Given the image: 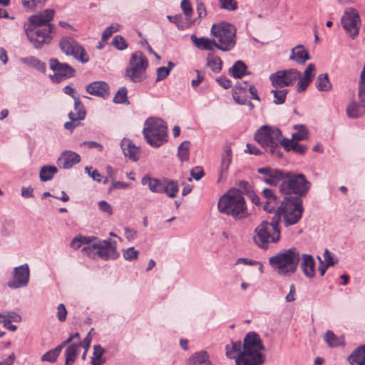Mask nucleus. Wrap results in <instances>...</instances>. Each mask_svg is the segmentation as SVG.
Returning a JSON list of instances; mask_svg holds the SVG:
<instances>
[{
    "mask_svg": "<svg viewBox=\"0 0 365 365\" xmlns=\"http://www.w3.org/2000/svg\"><path fill=\"white\" fill-rule=\"evenodd\" d=\"M225 355L235 359V365H262L266 359L264 346L259 335L254 331L247 333L241 341H232L226 344Z\"/></svg>",
    "mask_w": 365,
    "mask_h": 365,
    "instance_id": "1",
    "label": "nucleus"
},
{
    "mask_svg": "<svg viewBox=\"0 0 365 365\" xmlns=\"http://www.w3.org/2000/svg\"><path fill=\"white\" fill-rule=\"evenodd\" d=\"M54 16L53 9H46L29 18V24L25 29L29 41L36 48H41L52 40L55 26L50 22Z\"/></svg>",
    "mask_w": 365,
    "mask_h": 365,
    "instance_id": "2",
    "label": "nucleus"
},
{
    "mask_svg": "<svg viewBox=\"0 0 365 365\" xmlns=\"http://www.w3.org/2000/svg\"><path fill=\"white\" fill-rule=\"evenodd\" d=\"M284 138L279 128L267 125L261 126L255 134V140L273 158L282 157V141Z\"/></svg>",
    "mask_w": 365,
    "mask_h": 365,
    "instance_id": "3",
    "label": "nucleus"
},
{
    "mask_svg": "<svg viewBox=\"0 0 365 365\" xmlns=\"http://www.w3.org/2000/svg\"><path fill=\"white\" fill-rule=\"evenodd\" d=\"M221 213L232 216L235 220L245 219L248 216L245 200L239 190H232L223 195L217 204Z\"/></svg>",
    "mask_w": 365,
    "mask_h": 365,
    "instance_id": "4",
    "label": "nucleus"
},
{
    "mask_svg": "<svg viewBox=\"0 0 365 365\" xmlns=\"http://www.w3.org/2000/svg\"><path fill=\"white\" fill-rule=\"evenodd\" d=\"M304 208L299 197H285L276 211L274 220H281L285 227L297 224L302 218Z\"/></svg>",
    "mask_w": 365,
    "mask_h": 365,
    "instance_id": "5",
    "label": "nucleus"
},
{
    "mask_svg": "<svg viewBox=\"0 0 365 365\" xmlns=\"http://www.w3.org/2000/svg\"><path fill=\"white\" fill-rule=\"evenodd\" d=\"M168 127L164 120L158 118H149L144 123L143 136L146 142L154 148L167 142Z\"/></svg>",
    "mask_w": 365,
    "mask_h": 365,
    "instance_id": "6",
    "label": "nucleus"
},
{
    "mask_svg": "<svg viewBox=\"0 0 365 365\" xmlns=\"http://www.w3.org/2000/svg\"><path fill=\"white\" fill-rule=\"evenodd\" d=\"M210 31L216 41L217 49L222 51H230L235 46L237 29L234 25L222 21L214 24Z\"/></svg>",
    "mask_w": 365,
    "mask_h": 365,
    "instance_id": "7",
    "label": "nucleus"
},
{
    "mask_svg": "<svg viewBox=\"0 0 365 365\" xmlns=\"http://www.w3.org/2000/svg\"><path fill=\"white\" fill-rule=\"evenodd\" d=\"M299 260L298 252H279L269 259L272 268L282 276L293 274L297 270Z\"/></svg>",
    "mask_w": 365,
    "mask_h": 365,
    "instance_id": "8",
    "label": "nucleus"
},
{
    "mask_svg": "<svg viewBox=\"0 0 365 365\" xmlns=\"http://www.w3.org/2000/svg\"><path fill=\"white\" fill-rule=\"evenodd\" d=\"M311 183L304 175L286 172L284 180L279 185V190L283 194L294 193L301 197L308 192Z\"/></svg>",
    "mask_w": 365,
    "mask_h": 365,
    "instance_id": "9",
    "label": "nucleus"
},
{
    "mask_svg": "<svg viewBox=\"0 0 365 365\" xmlns=\"http://www.w3.org/2000/svg\"><path fill=\"white\" fill-rule=\"evenodd\" d=\"M255 242L259 247L267 249L269 243L276 242L279 240L280 231L278 222L273 219L272 222H262L255 229Z\"/></svg>",
    "mask_w": 365,
    "mask_h": 365,
    "instance_id": "10",
    "label": "nucleus"
},
{
    "mask_svg": "<svg viewBox=\"0 0 365 365\" xmlns=\"http://www.w3.org/2000/svg\"><path fill=\"white\" fill-rule=\"evenodd\" d=\"M148 61L141 51L132 53L128 66L125 70V77L133 83L141 82L146 78Z\"/></svg>",
    "mask_w": 365,
    "mask_h": 365,
    "instance_id": "11",
    "label": "nucleus"
},
{
    "mask_svg": "<svg viewBox=\"0 0 365 365\" xmlns=\"http://www.w3.org/2000/svg\"><path fill=\"white\" fill-rule=\"evenodd\" d=\"M81 245H87L81 251H87V250L90 249L98 250V251H107L110 247L111 240L110 239L101 240L96 237L78 235L72 240L70 246L73 250H78L81 247Z\"/></svg>",
    "mask_w": 365,
    "mask_h": 365,
    "instance_id": "12",
    "label": "nucleus"
},
{
    "mask_svg": "<svg viewBox=\"0 0 365 365\" xmlns=\"http://www.w3.org/2000/svg\"><path fill=\"white\" fill-rule=\"evenodd\" d=\"M300 77V72L295 68L278 71L269 76V80L275 88H284L293 85Z\"/></svg>",
    "mask_w": 365,
    "mask_h": 365,
    "instance_id": "13",
    "label": "nucleus"
},
{
    "mask_svg": "<svg viewBox=\"0 0 365 365\" xmlns=\"http://www.w3.org/2000/svg\"><path fill=\"white\" fill-rule=\"evenodd\" d=\"M341 21L346 33L354 39L359 35L361 26V19L357 11L352 8L346 9Z\"/></svg>",
    "mask_w": 365,
    "mask_h": 365,
    "instance_id": "14",
    "label": "nucleus"
},
{
    "mask_svg": "<svg viewBox=\"0 0 365 365\" xmlns=\"http://www.w3.org/2000/svg\"><path fill=\"white\" fill-rule=\"evenodd\" d=\"M50 68L54 72L50 76L53 82L60 83L63 80L72 78L75 76V69L66 63H61L56 58L49 60Z\"/></svg>",
    "mask_w": 365,
    "mask_h": 365,
    "instance_id": "15",
    "label": "nucleus"
},
{
    "mask_svg": "<svg viewBox=\"0 0 365 365\" xmlns=\"http://www.w3.org/2000/svg\"><path fill=\"white\" fill-rule=\"evenodd\" d=\"M59 46L66 55L72 56L82 63L88 61L84 49L73 38H63L59 42Z\"/></svg>",
    "mask_w": 365,
    "mask_h": 365,
    "instance_id": "16",
    "label": "nucleus"
},
{
    "mask_svg": "<svg viewBox=\"0 0 365 365\" xmlns=\"http://www.w3.org/2000/svg\"><path fill=\"white\" fill-rule=\"evenodd\" d=\"M30 272L27 264L15 267L13 272V279L8 282L11 289L25 287L29 282Z\"/></svg>",
    "mask_w": 365,
    "mask_h": 365,
    "instance_id": "17",
    "label": "nucleus"
},
{
    "mask_svg": "<svg viewBox=\"0 0 365 365\" xmlns=\"http://www.w3.org/2000/svg\"><path fill=\"white\" fill-rule=\"evenodd\" d=\"M257 173L262 174L263 175L262 180L266 184L271 186H276L279 183L281 184L286 174L285 171L269 167L259 168Z\"/></svg>",
    "mask_w": 365,
    "mask_h": 365,
    "instance_id": "18",
    "label": "nucleus"
},
{
    "mask_svg": "<svg viewBox=\"0 0 365 365\" xmlns=\"http://www.w3.org/2000/svg\"><path fill=\"white\" fill-rule=\"evenodd\" d=\"M86 90L89 94L103 99L108 98L110 95V86L105 81L93 82L86 86Z\"/></svg>",
    "mask_w": 365,
    "mask_h": 365,
    "instance_id": "19",
    "label": "nucleus"
},
{
    "mask_svg": "<svg viewBox=\"0 0 365 365\" xmlns=\"http://www.w3.org/2000/svg\"><path fill=\"white\" fill-rule=\"evenodd\" d=\"M80 161L81 157L78 154L71 150H66L58 158L57 164L58 167L63 169H70Z\"/></svg>",
    "mask_w": 365,
    "mask_h": 365,
    "instance_id": "20",
    "label": "nucleus"
},
{
    "mask_svg": "<svg viewBox=\"0 0 365 365\" xmlns=\"http://www.w3.org/2000/svg\"><path fill=\"white\" fill-rule=\"evenodd\" d=\"M120 147L125 158H129L134 162L139 159L140 155V148L136 146L129 139H123L120 143Z\"/></svg>",
    "mask_w": 365,
    "mask_h": 365,
    "instance_id": "21",
    "label": "nucleus"
},
{
    "mask_svg": "<svg viewBox=\"0 0 365 365\" xmlns=\"http://www.w3.org/2000/svg\"><path fill=\"white\" fill-rule=\"evenodd\" d=\"M262 195L264 197V201L262 202L264 210L267 212H272L277 207L279 200L277 197L273 193L271 189L264 188L262 190Z\"/></svg>",
    "mask_w": 365,
    "mask_h": 365,
    "instance_id": "22",
    "label": "nucleus"
},
{
    "mask_svg": "<svg viewBox=\"0 0 365 365\" xmlns=\"http://www.w3.org/2000/svg\"><path fill=\"white\" fill-rule=\"evenodd\" d=\"M317 259L320 263L318 270L321 276H324L327 269L337 262V259L331 252H323L322 255L317 256Z\"/></svg>",
    "mask_w": 365,
    "mask_h": 365,
    "instance_id": "23",
    "label": "nucleus"
},
{
    "mask_svg": "<svg viewBox=\"0 0 365 365\" xmlns=\"http://www.w3.org/2000/svg\"><path fill=\"white\" fill-rule=\"evenodd\" d=\"M315 261L312 255H303L302 258L301 269L304 274L308 278H312L316 273Z\"/></svg>",
    "mask_w": 365,
    "mask_h": 365,
    "instance_id": "24",
    "label": "nucleus"
},
{
    "mask_svg": "<svg viewBox=\"0 0 365 365\" xmlns=\"http://www.w3.org/2000/svg\"><path fill=\"white\" fill-rule=\"evenodd\" d=\"M289 59L295 61L298 64H304L310 59L308 51L302 45H297L291 50Z\"/></svg>",
    "mask_w": 365,
    "mask_h": 365,
    "instance_id": "25",
    "label": "nucleus"
},
{
    "mask_svg": "<svg viewBox=\"0 0 365 365\" xmlns=\"http://www.w3.org/2000/svg\"><path fill=\"white\" fill-rule=\"evenodd\" d=\"M286 151H294V153L303 155L307 150V146L303 144H299L298 141L289 140V138H284L282 141V148Z\"/></svg>",
    "mask_w": 365,
    "mask_h": 365,
    "instance_id": "26",
    "label": "nucleus"
},
{
    "mask_svg": "<svg viewBox=\"0 0 365 365\" xmlns=\"http://www.w3.org/2000/svg\"><path fill=\"white\" fill-rule=\"evenodd\" d=\"M347 360L350 365H365V344L356 348Z\"/></svg>",
    "mask_w": 365,
    "mask_h": 365,
    "instance_id": "27",
    "label": "nucleus"
},
{
    "mask_svg": "<svg viewBox=\"0 0 365 365\" xmlns=\"http://www.w3.org/2000/svg\"><path fill=\"white\" fill-rule=\"evenodd\" d=\"M191 41L197 48L203 50L213 51L215 48H217V46L215 38H197L195 35H192Z\"/></svg>",
    "mask_w": 365,
    "mask_h": 365,
    "instance_id": "28",
    "label": "nucleus"
},
{
    "mask_svg": "<svg viewBox=\"0 0 365 365\" xmlns=\"http://www.w3.org/2000/svg\"><path fill=\"white\" fill-rule=\"evenodd\" d=\"M141 183L144 186H148L153 192L162 193L163 179L160 180L151 178L149 175H145L141 180Z\"/></svg>",
    "mask_w": 365,
    "mask_h": 365,
    "instance_id": "29",
    "label": "nucleus"
},
{
    "mask_svg": "<svg viewBox=\"0 0 365 365\" xmlns=\"http://www.w3.org/2000/svg\"><path fill=\"white\" fill-rule=\"evenodd\" d=\"M71 339H66L63 341L61 344L57 346L56 348L49 350L44 354H43L41 357V361H48L50 363H53L56 361L58 356H59L62 349L68 344L70 343Z\"/></svg>",
    "mask_w": 365,
    "mask_h": 365,
    "instance_id": "30",
    "label": "nucleus"
},
{
    "mask_svg": "<svg viewBox=\"0 0 365 365\" xmlns=\"http://www.w3.org/2000/svg\"><path fill=\"white\" fill-rule=\"evenodd\" d=\"M188 365H212L209 355L205 351H200L192 354L188 359Z\"/></svg>",
    "mask_w": 365,
    "mask_h": 365,
    "instance_id": "31",
    "label": "nucleus"
},
{
    "mask_svg": "<svg viewBox=\"0 0 365 365\" xmlns=\"http://www.w3.org/2000/svg\"><path fill=\"white\" fill-rule=\"evenodd\" d=\"M81 349L80 343L78 344H71L65 351V365H73L76 360L77 356Z\"/></svg>",
    "mask_w": 365,
    "mask_h": 365,
    "instance_id": "32",
    "label": "nucleus"
},
{
    "mask_svg": "<svg viewBox=\"0 0 365 365\" xmlns=\"http://www.w3.org/2000/svg\"><path fill=\"white\" fill-rule=\"evenodd\" d=\"M162 193H165L169 197H175L179 191L178 184L176 181L167 178L163 179Z\"/></svg>",
    "mask_w": 365,
    "mask_h": 365,
    "instance_id": "33",
    "label": "nucleus"
},
{
    "mask_svg": "<svg viewBox=\"0 0 365 365\" xmlns=\"http://www.w3.org/2000/svg\"><path fill=\"white\" fill-rule=\"evenodd\" d=\"M324 340L326 341L327 345L331 348L344 346L345 344L344 336H337L332 331L330 330L325 333Z\"/></svg>",
    "mask_w": 365,
    "mask_h": 365,
    "instance_id": "34",
    "label": "nucleus"
},
{
    "mask_svg": "<svg viewBox=\"0 0 365 365\" xmlns=\"http://www.w3.org/2000/svg\"><path fill=\"white\" fill-rule=\"evenodd\" d=\"M207 66L209 67L214 73H218L221 71L222 67V59L215 55L213 53H210L207 56Z\"/></svg>",
    "mask_w": 365,
    "mask_h": 365,
    "instance_id": "35",
    "label": "nucleus"
},
{
    "mask_svg": "<svg viewBox=\"0 0 365 365\" xmlns=\"http://www.w3.org/2000/svg\"><path fill=\"white\" fill-rule=\"evenodd\" d=\"M231 161L232 151L230 148H227L225 150L223 154L222 155L221 165L219 170L220 178H223L225 175L227 173L230 165Z\"/></svg>",
    "mask_w": 365,
    "mask_h": 365,
    "instance_id": "36",
    "label": "nucleus"
},
{
    "mask_svg": "<svg viewBox=\"0 0 365 365\" xmlns=\"http://www.w3.org/2000/svg\"><path fill=\"white\" fill-rule=\"evenodd\" d=\"M20 61L22 63H24L29 66H31L32 68H34L39 71H41L43 73H44L46 71V63L34 56L24 57V58H21L20 59Z\"/></svg>",
    "mask_w": 365,
    "mask_h": 365,
    "instance_id": "37",
    "label": "nucleus"
},
{
    "mask_svg": "<svg viewBox=\"0 0 365 365\" xmlns=\"http://www.w3.org/2000/svg\"><path fill=\"white\" fill-rule=\"evenodd\" d=\"M315 86L319 91L324 92L330 91L332 87L327 73L319 75L317 78Z\"/></svg>",
    "mask_w": 365,
    "mask_h": 365,
    "instance_id": "38",
    "label": "nucleus"
},
{
    "mask_svg": "<svg viewBox=\"0 0 365 365\" xmlns=\"http://www.w3.org/2000/svg\"><path fill=\"white\" fill-rule=\"evenodd\" d=\"M58 173V169L53 165H44L41 168L39 178L42 182L51 180L54 175Z\"/></svg>",
    "mask_w": 365,
    "mask_h": 365,
    "instance_id": "39",
    "label": "nucleus"
},
{
    "mask_svg": "<svg viewBox=\"0 0 365 365\" xmlns=\"http://www.w3.org/2000/svg\"><path fill=\"white\" fill-rule=\"evenodd\" d=\"M246 69L245 63L242 61H237L230 68V73L234 78H240L245 75Z\"/></svg>",
    "mask_w": 365,
    "mask_h": 365,
    "instance_id": "40",
    "label": "nucleus"
},
{
    "mask_svg": "<svg viewBox=\"0 0 365 365\" xmlns=\"http://www.w3.org/2000/svg\"><path fill=\"white\" fill-rule=\"evenodd\" d=\"M364 113V110H361V106L356 102L350 103L346 107V114L348 117L351 118H359L363 115Z\"/></svg>",
    "mask_w": 365,
    "mask_h": 365,
    "instance_id": "41",
    "label": "nucleus"
},
{
    "mask_svg": "<svg viewBox=\"0 0 365 365\" xmlns=\"http://www.w3.org/2000/svg\"><path fill=\"white\" fill-rule=\"evenodd\" d=\"M294 128L297 130V132L293 133L292 135V138L289 140H293L295 141H300L307 140L308 138V131L306 127L302 124H297L294 126Z\"/></svg>",
    "mask_w": 365,
    "mask_h": 365,
    "instance_id": "42",
    "label": "nucleus"
},
{
    "mask_svg": "<svg viewBox=\"0 0 365 365\" xmlns=\"http://www.w3.org/2000/svg\"><path fill=\"white\" fill-rule=\"evenodd\" d=\"M69 121L64 123V128L72 132L76 127L81 125V120L84 118H78L74 112L71 111L68 113Z\"/></svg>",
    "mask_w": 365,
    "mask_h": 365,
    "instance_id": "43",
    "label": "nucleus"
},
{
    "mask_svg": "<svg viewBox=\"0 0 365 365\" xmlns=\"http://www.w3.org/2000/svg\"><path fill=\"white\" fill-rule=\"evenodd\" d=\"M277 88L271 91L274 97L273 103L276 105H281L285 102L288 91L287 89L278 90Z\"/></svg>",
    "mask_w": 365,
    "mask_h": 365,
    "instance_id": "44",
    "label": "nucleus"
},
{
    "mask_svg": "<svg viewBox=\"0 0 365 365\" xmlns=\"http://www.w3.org/2000/svg\"><path fill=\"white\" fill-rule=\"evenodd\" d=\"M104 349L100 345H95L93 346V354L91 358L92 365H101L103 363L102 359Z\"/></svg>",
    "mask_w": 365,
    "mask_h": 365,
    "instance_id": "45",
    "label": "nucleus"
},
{
    "mask_svg": "<svg viewBox=\"0 0 365 365\" xmlns=\"http://www.w3.org/2000/svg\"><path fill=\"white\" fill-rule=\"evenodd\" d=\"M128 90L125 86L120 88L115 93V103L129 105Z\"/></svg>",
    "mask_w": 365,
    "mask_h": 365,
    "instance_id": "46",
    "label": "nucleus"
},
{
    "mask_svg": "<svg viewBox=\"0 0 365 365\" xmlns=\"http://www.w3.org/2000/svg\"><path fill=\"white\" fill-rule=\"evenodd\" d=\"M358 97L360 103L365 106V72L361 71L359 81Z\"/></svg>",
    "mask_w": 365,
    "mask_h": 365,
    "instance_id": "47",
    "label": "nucleus"
},
{
    "mask_svg": "<svg viewBox=\"0 0 365 365\" xmlns=\"http://www.w3.org/2000/svg\"><path fill=\"white\" fill-rule=\"evenodd\" d=\"M114 33V27L113 24L107 27L102 34L101 41L98 43L96 48L98 49H102L105 44L107 43L108 40L110 38Z\"/></svg>",
    "mask_w": 365,
    "mask_h": 365,
    "instance_id": "48",
    "label": "nucleus"
},
{
    "mask_svg": "<svg viewBox=\"0 0 365 365\" xmlns=\"http://www.w3.org/2000/svg\"><path fill=\"white\" fill-rule=\"evenodd\" d=\"M175 66V64L169 61L168 63V67H160L157 69V78L156 81H160L165 78L170 73V71Z\"/></svg>",
    "mask_w": 365,
    "mask_h": 365,
    "instance_id": "49",
    "label": "nucleus"
},
{
    "mask_svg": "<svg viewBox=\"0 0 365 365\" xmlns=\"http://www.w3.org/2000/svg\"><path fill=\"white\" fill-rule=\"evenodd\" d=\"M189 141L182 142L178 147V155L182 161H186L189 159Z\"/></svg>",
    "mask_w": 365,
    "mask_h": 365,
    "instance_id": "50",
    "label": "nucleus"
},
{
    "mask_svg": "<svg viewBox=\"0 0 365 365\" xmlns=\"http://www.w3.org/2000/svg\"><path fill=\"white\" fill-rule=\"evenodd\" d=\"M45 1L46 0H22L21 3L25 9L32 11L42 6Z\"/></svg>",
    "mask_w": 365,
    "mask_h": 365,
    "instance_id": "51",
    "label": "nucleus"
},
{
    "mask_svg": "<svg viewBox=\"0 0 365 365\" xmlns=\"http://www.w3.org/2000/svg\"><path fill=\"white\" fill-rule=\"evenodd\" d=\"M93 330V329H91V331L88 333L87 336L85 337V339L80 342L81 348H83L84 349V352L81 357L83 361L86 360L87 351L91 346V343L92 341L91 334Z\"/></svg>",
    "mask_w": 365,
    "mask_h": 365,
    "instance_id": "52",
    "label": "nucleus"
},
{
    "mask_svg": "<svg viewBox=\"0 0 365 365\" xmlns=\"http://www.w3.org/2000/svg\"><path fill=\"white\" fill-rule=\"evenodd\" d=\"M180 7L183 14H185L186 19L189 21L193 13V10L191 4L189 0H182Z\"/></svg>",
    "mask_w": 365,
    "mask_h": 365,
    "instance_id": "53",
    "label": "nucleus"
},
{
    "mask_svg": "<svg viewBox=\"0 0 365 365\" xmlns=\"http://www.w3.org/2000/svg\"><path fill=\"white\" fill-rule=\"evenodd\" d=\"M74 110L76 111V115L78 116V118H85L86 110L79 98L74 100Z\"/></svg>",
    "mask_w": 365,
    "mask_h": 365,
    "instance_id": "54",
    "label": "nucleus"
},
{
    "mask_svg": "<svg viewBox=\"0 0 365 365\" xmlns=\"http://www.w3.org/2000/svg\"><path fill=\"white\" fill-rule=\"evenodd\" d=\"M220 7L227 11H235L237 9V1L236 0H218Z\"/></svg>",
    "mask_w": 365,
    "mask_h": 365,
    "instance_id": "55",
    "label": "nucleus"
},
{
    "mask_svg": "<svg viewBox=\"0 0 365 365\" xmlns=\"http://www.w3.org/2000/svg\"><path fill=\"white\" fill-rule=\"evenodd\" d=\"M298 83L297 85V90L298 92L304 91L309 86L310 83L312 81L309 78H305L304 76L300 75L299 78L297 79Z\"/></svg>",
    "mask_w": 365,
    "mask_h": 365,
    "instance_id": "56",
    "label": "nucleus"
},
{
    "mask_svg": "<svg viewBox=\"0 0 365 365\" xmlns=\"http://www.w3.org/2000/svg\"><path fill=\"white\" fill-rule=\"evenodd\" d=\"M1 314L2 317H1L0 319H3L4 322H19L21 319V316L19 314L15 313V312L8 313L6 314Z\"/></svg>",
    "mask_w": 365,
    "mask_h": 365,
    "instance_id": "57",
    "label": "nucleus"
},
{
    "mask_svg": "<svg viewBox=\"0 0 365 365\" xmlns=\"http://www.w3.org/2000/svg\"><path fill=\"white\" fill-rule=\"evenodd\" d=\"M67 309L63 304H59L57 307V319L60 322H64L66 319Z\"/></svg>",
    "mask_w": 365,
    "mask_h": 365,
    "instance_id": "58",
    "label": "nucleus"
},
{
    "mask_svg": "<svg viewBox=\"0 0 365 365\" xmlns=\"http://www.w3.org/2000/svg\"><path fill=\"white\" fill-rule=\"evenodd\" d=\"M128 46V44L125 39L120 35L115 36V48L120 51H123L126 49Z\"/></svg>",
    "mask_w": 365,
    "mask_h": 365,
    "instance_id": "59",
    "label": "nucleus"
},
{
    "mask_svg": "<svg viewBox=\"0 0 365 365\" xmlns=\"http://www.w3.org/2000/svg\"><path fill=\"white\" fill-rule=\"evenodd\" d=\"M191 176L197 181L204 176V170L201 166H196L191 170Z\"/></svg>",
    "mask_w": 365,
    "mask_h": 365,
    "instance_id": "60",
    "label": "nucleus"
},
{
    "mask_svg": "<svg viewBox=\"0 0 365 365\" xmlns=\"http://www.w3.org/2000/svg\"><path fill=\"white\" fill-rule=\"evenodd\" d=\"M315 65L314 63H309L304 71L302 76H304L305 78H309L310 79L313 80V78L315 75Z\"/></svg>",
    "mask_w": 365,
    "mask_h": 365,
    "instance_id": "61",
    "label": "nucleus"
},
{
    "mask_svg": "<svg viewBox=\"0 0 365 365\" xmlns=\"http://www.w3.org/2000/svg\"><path fill=\"white\" fill-rule=\"evenodd\" d=\"M232 98L237 104L245 105L247 103V97L236 91L232 93Z\"/></svg>",
    "mask_w": 365,
    "mask_h": 365,
    "instance_id": "62",
    "label": "nucleus"
},
{
    "mask_svg": "<svg viewBox=\"0 0 365 365\" xmlns=\"http://www.w3.org/2000/svg\"><path fill=\"white\" fill-rule=\"evenodd\" d=\"M99 209L108 215H112L113 208L106 201L101 200L98 202Z\"/></svg>",
    "mask_w": 365,
    "mask_h": 365,
    "instance_id": "63",
    "label": "nucleus"
},
{
    "mask_svg": "<svg viewBox=\"0 0 365 365\" xmlns=\"http://www.w3.org/2000/svg\"><path fill=\"white\" fill-rule=\"evenodd\" d=\"M197 13L198 14V18L202 19L206 16L207 15V10L205 8V4L202 1H199L197 4Z\"/></svg>",
    "mask_w": 365,
    "mask_h": 365,
    "instance_id": "64",
    "label": "nucleus"
}]
</instances>
